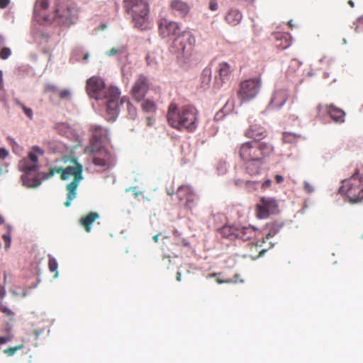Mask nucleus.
I'll return each instance as SVG.
<instances>
[{"label": "nucleus", "mask_w": 363, "mask_h": 363, "mask_svg": "<svg viewBox=\"0 0 363 363\" xmlns=\"http://www.w3.org/2000/svg\"><path fill=\"white\" fill-rule=\"evenodd\" d=\"M86 89L91 98L106 101V118L109 121L115 120L120 105L125 101L123 98H120L121 92L118 88L113 86L106 87L103 79L94 76L87 79Z\"/></svg>", "instance_id": "f257e3e1"}, {"label": "nucleus", "mask_w": 363, "mask_h": 363, "mask_svg": "<svg viewBox=\"0 0 363 363\" xmlns=\"http://www.w3.org/2000/svg\"><path fill=\"white\" fill-rule=\"evenodd\" d=\"M65 167L52 168L43 176V179H48L54 176L55 173L60 174L62 180H67L71 177L74 179L66 186L67 191V200L65 202L66 207H69L72 201L77 197V190L80 182L83 179V166L77 160L70 156H65L62 158Z\"/></svg>", "instance_id": "f03ea898"}, {"label": "nucleus", "mask_w": 363, "mask_h": 363, "mask_svg": "<svg viewBox=\"0 0 363 363\" xmlns=\"http://www.w3.org/2000/svg\"><path fill=\"white\" fill-rule=\"evenodd\" d=\"M167 119L173 128L192 132L198 125V111L193 106H178L176 104L171 103L168 107Z\"/></svg>", "instance_id": "7ed1b4c3"}, {"label": "nucleus", "mask_w": 363, "mask_h": 363, "mask_svg": "<svg viewBox=\"0 0 363 363\" xmlns=\"http://www.w3.org/2000/svg\"><path fill=\"white\" fill-rule=\"evenodd\" d=\"M43 155V151L35 146L28 154V157L23 158L18 162V169L23 172L21 175L23 184L30 188H35L41 184L40 173L37 172L39 168L38 156Z\"/></svg>", "instance_id": "20e7f679"}, {"label": "nucleus", "mask_w": 363, "mask_h": 363, "mask_svg": "<svg viewBox=\"0 0 363 363\" xmlns=\"http://www.w3.org/2000/svg\"><path fill=\"white\" fill-rule=\"evenodd\" d=\"M273 145L268 142L252 140L240 144L238 155L242 161H264L274 153Z\"/></svg>", "instance_id": "39448f33"}, {"label": "nucleus", "mask_w": 363, "mask_h": 363, "mask_svg": "<svg viewBox=\"0 0 363 363\" xmlns=\"http://www.w3.org/2000/svg\"><path fill=\"white\" fill-rule=\"evenodd\" d=\"M195 45L194 35L191 32L183 31L181 35L173 40L172 49L180 63L188 64L196 59Z\"/></svg>", "instance_id": "423d86ee"}, {"label": "nucleus", "mask_w": 363, "mask_h": 363, "mask_svg": "<svg viewBox=\"0 0 363 363\" xmlns=\"http://www.w3.org/2000/svg\"><path fill=\"white\" fill-rule=\"evenodd\" d=\"M340 192L344 194L352 203L363 201V177L357 172L350 178L343 181Z\"/></svg>", "instance_id": "0eeeda50"}, {"label": "nucleus", "mask_w": 363, "mask_h": 363, "mask_svg": "<svg viewBox=\"0 0 363 363\" xmlns=\"http://www.w3.org/2000/svg\"><path fill=\"white\" fill-rule=\"evenodd\" d=\"M124 8L131 15L135 26L143 28L147 20V3L144 0H124Z\"/></svg>", "instance_id": "6e6552de"}, {"label": "nucleus", "mask_w": 363, "mask_h": 363, "mask_svg": "<svg viewBox=\"0 0 363 363\" xmlns=\"http://www.w3.org/2000/svg\"><path fill=\"white\" fill-rule=\"evenodd\" d=\"M79 16V10L74 6L60 5L55 11L53 18L59 24L69 26L74 23Z\"/></svg>", "instance_id": "1a4fd4ad"}, {"label": "nucleus", "mask_w": 363, "mask_h": 363, "mask_svg": "<svg viewBox=\"0 0 363 363\" xmlns=\"http://www.w3.org/2000/svg\"><path fill=\"white\" fill-rule=\"evenodd\" d=\"M262 85L259 78H254L242 82L239 85L238 96L242 101L254 99L259 91Z\"/></svg>", "instance_id": "9d476101"}, {"label": "nucleus", "mask_w": 363, "mask_h": 363, "mask_svg": "<svg viewBox=\"0 0 363 363\" xmlns=\"http://www.w3.org/2000/svg\"><path fill=\"white\" fill-rule=\"evenodd\" d=\"M92 162L102 170H107L115 164L114 154L105 147L92 150Z\"/></svg>", "instance_id": "9b49d317"}, {"label": "nucleus", "mask_w": 363, "mask_h": 363, "mask_svg": "<svg viewBox=\"0 0 363 363\" xmlns=\"http://www.w3.org/2000/svg\"><path fill=\"white\" fill-rule=\"evenodd\" d=\"M150 86L149 79L144 74L138 75L135 79L130 91L131 96L138 102L143 101Z\"/></svg>", "instance_id": "f8f14e48"}, {"label": "nucleus", "mask_w": 363, "mask_h": 363, "mask_svg": "<svg viewBox=\"0 0 363 363\" xmlns=\"http://www.w3.org/2000/svg\"><path fill=\"white\" fill-rule=\"evenodd\" d=\"M160 35L165 38H177L181 35L183 31L177 22L169 21L167 18H161L158 23Z\"/></svg>", "instance_id": "ddd939ff"}, {"label": "nucleus", "mask_w": 363, "mask_h": 363, "mask_svg": "<svg viewBox=\"0 0 363 363\" xmlns=\"http://www.w3.org/2000/svg\"><path fill=\"white\" fill-rule=\"evenodd\" d=\"M233 70V67L228 62H220L216 68L215 82L213 85V89H218L223 84L228 82Z\"/></svg>", "instance_id": "4468645a"}, {"label": "nucleus", "mask_w": 363, "mask_h": 363, "mask_svg": "<svg viewBox=\"0 0 363 363\" xmlns=\"http://www.w3.org/2000/svg\"><path fill=\"white\" fill-rule=\"evenodd\" d=\"M277 201L269 197H262L256 206L257 213L260 218H267L271 213L277 211Z\"/></svg>", "instance_id": "2eb2a0df"}, {"label": "nucleus", "mask_w": 363, "mask_h": 363, "mask_svg": "<svg viewBox=\"0 0 363 363\" xmlns=\"http://www.w3.org/2000/svg\"><path fill=\"white\" fill-rule=\"evenodd\" d=\"M176 195L185 208L191 209L194 206L196 195L189 186H180L177 190Z\"/></svg>", "instance_id": "dca6fc26"}, {"label": "nucleus", "mask_w": 363, "mask_h": 363, "mask_svg": "<svg viewBox=\"0 0 363 363\" xmlns=\"http://www.w3.org/2000/svg\"><path fill=\"white\" fill-rule=\"evenodd\" d=\"M323 108L325 109L326 112L330 115L334 122L341 123L345 121V113L343 110L333 105H326L325 106L318 105L317 106L318 114H320Z\"/></svg>", "instance_id": "f3484780"}, {"label": "nucleus", "mask_w": 363, "mask_h": 363, "mask_svg": "<svg viewBox=\"0 0 363 363\" xmlns=\"http://www.w3.org/2000/svg\"><path fill=\"white\" fill-rule=\"evenodd\" d=\"M289 90L285 88H277L274 91L271 101L270 106L274 108H281L285 104L289 98Z\"/></svg>", "instance_id": "a211bd4d"}, {"label": "nucleus", "mask_w": 363, "mask_h": 363, "mask_svg": "<svg viewBox=\"0 0 363 363\" xmlns=\"http://www.w3.org/2000/svg\"><path fill=\"white\" fill-rule=\"evenodd\" d=\"M267 131L264 127L258 123L252 124L245 132V136L253 140H262L266 138Z\"/></svg>", "instance_id": "6ab92c4d"}, {"label": "nucleus", "mask_w": 363, "mask_h": 363, "mask_svg": "<svg viewBox=\"0 0 363 363\" xmlns=\"http://www.w3.org/2000/svg\"><path fill=\"white\" fill-rule=\"evenodd\" d=\"M169 8L175 15L181 18L186 17L191 9L189 4L182 0H172Z\"/></svg>", "instance_id": "aec40b11"}, {"label": "nucleus", "mask_w": 363, "mask_h": 363, "mask_svg": "<svg viewBox=\"0 0 363 363\" xmlns=\"http://www.w3.org/2000/svg\"><path fill=\"white\" fill-rule=\"evenodd\" d=\"M275 39V46L280 49L284 50L289 48L291 42V36L288 33H275L274 34Z\"/></svg>", "instance_id": "412c9836"}, {"label": "nucleus", "mask_w": 363, "mask_h": 363, "mask_svg": "<svg viewBox=\"0 0 363 363\" xmlns=\"http://www.w3.org/2000/svg\"><path fill=\"white\" fill-rule=\"evenodd\" d=\"M245 172L250 176L258 174L262 169L264 161H243Z\"/></svg>", "instance_id": "4be33fe9"}, {"label": "nucleus", "mask_w": 363, "mask_h": 363, "mask_svg": "<svg viewBox=\"0 0 363 363\" xmlns=\"http://www.w3.org/2000/svg\"><path fill=\"white\" fill-rule=\"evenodd\" d=\"M242 18V15L241 12L239 10L235 9H230L225 16V21L229 25L233 26L238 25L240 23Z\"/></svg>", "instance_id": "5701e85b"}, {"label": "nucleus", "mask_w": 363, "mask_h": 363, "mask_svg": "<svg viewBox=\"0 0 363 363\" xmlns=\"http://www.w3.org/2000/svg\"><path fill=\"white\" fill-rule=\"evenodd\" d=\"M92 138L96 143H103L107 139L108 131L100 125H92L91 127Z\"/></svg>", "instance_id": "b1692460"}, {"label": "nucleus", "mask_w": 363, "mask_h": 363, "mask_svg": "<svg viewBox=\"0 0 363 363\" xmlns=\"http://www.w3.org/2000/svg\"><path fill=\"white\" fill-rule=\"evenodd\" d=\"M255 228L253 227L238 228L236 238L242 240H249L255 236Z\"/></svg>", "instance_id": "393cba45"}, {"label": "nucleus", "mask_w": 363, "mask_h": 363, "mask_svg": "<svg viewBox=\"0 0 363 363\" xmlns=\"http://www.w3.org/2000/svg\"><path fill=\"white\" fill-rule=\"evenodd\" d=\"M99 218V213L96 212H90L85 216L82 217L79 223L87 233L91 232L92 223Z\"/></svg>", "instance_id": "a878e982"}, {"label": "nucleus", "mask_w": 363, "mask_h": 363, "mask_svg": "<svg viewBox=\"0 0 363 363\" xmlns=\"http://www.w3.org/2000/svg\"><path fill=\"white\" fill-rule=\"evenodd\" d=\"M141 108L146 113H155L157 110V105L152 100L145 99L141 104Z\"/></svg>", "instance_id": "bb28decb"}, {"label": "nucleus", "mask_w": 363, "mask_h": 363, "mask_svg": "<svg viewBox=\"0 0 363 363\" xmlns=\"http://www.w3.org/2000/svg\"><path fill=\"white\" fill-rule=\"evenodd\" d=\"M301 135L296 133L290 132H284L282 135V140L284 143H296L301 138Z\"/></svg>", "instance_id": "cd10ccee"}, {"label": "nucleus", "mask_w": 363, "mask_h": 363, "mask_svg": "<svg viewBox=\"0 0 363 363\" xmlns=\"http://www.w3.org/2000/svg\"><path fill=\"white\" fill-rule=\"evenodd\" d=\"M238 230V228L230 226V225H225L220 229V233L223 235V237L226 238H236V232Z\"/></svg>", "instance_id": "c85d7f7f"}, {"label": "nucleus", "mask_w": 363, "mask_h": 363, "mask_svg": "<svg viewBox=\"0 0 363 363\" xmlns=\"http://www.w3.org/2000/svg\"><path fill=\"white\" fill-rule=\"evenodd\" d=\"M0 311L4 314L9 321L14 320L15 312L6 306L3 302H0Z\"/></svg>", "instance_id": "c756f323"}, {"label": "nucleus", "mask_w": 363, "mask_h": 363, "mask_svg": "<svg viewBox=\"0 0 363 363\" xmlns=\"http://www.w3.org/2000/svg\"><path fill=\"white\" fill-rule=\"evenodd\" d=\"M211 79V71L210 69H205L201 75V86L204 89L210 85Z\"/></svg>", "instance_id": "7c9ffc66"}, {"label": "nucleus", "mask_w": 363, "mask_h": 363, "mask_svg": "<svg viewBox=\"0 0 363 363\" xmlns=\"http://www.w3.org/2000/svg\"><path fill=\"white\" fill-rule=\"evenodd\" d=\"M48 267L50 272H55L54 278H57L59 274L57 271L58 264L54 257H49Z\"/></svg>", "instance_id": "2f4dec72"}, {"label": "nucleus", "mask_w": 363, "mask_h": 363, "mask_svg": "<svg viewBox=\"0 0 363 363\" xmlns=\"http://www.w3.org/2000/svg\"><path fill=\"white\" fill-rule=\"evenodd\" d=\"M235 184L237 185L245 184L246 187L250 189H256L259 185V182L257 181H250V180H237L235 182Z\"/></svg>", "instance_id": "473e14b6"}, {"label": "nucleus", "mask_w": 363, "mask_h": 363, "mask_svg": "<svg viewBox=\"0 0 363 363\" xmlns=\"http://www.w3.org/2000/svg\"><path fill=\"white\" fill-rule=\"evenodd\" d=\"M14 102L16 105L19 106L22 110L23 111L24 113L30 118H33V111L30 108H27L23 104H22L18 99H14Z\"/></svg>", "instance_id": "72a5a7b5"}, {"label": "nucleus", "mask_w": 363, "mask_h": 363, "mask_svg": "<svg viewBox=\"0 0 363 363\" xmlns=\"http://www.w3.org/2000/svg\"><path fill=\"white\" fill-rule=\"evenodd\" d=\"M8 228V233H5L2 235V238L4 240V247L5 248L8 249L11 246V226L7 225Z\"/></svg>", "instance_id": "f704fd0d"}, {"label": "nucleus", "mask_w": 363, "mask_h": 363, "mask_svg": "<svg viewBox=\"0 0 363 363\" xmlns=\"http://www.w3.org/2000/svg\"><path fill=\"white\" fill-rule=\"evenodd\" d=\"M57 95L60 99L69 100L71 99L72 94L70 90L65 89L62 90H59Z\"/></svg>", "instance_id": "c9c22d12"}, {"label": "nucleus", "mask_w": 363, "mask_h": 363, "mask_svg": "<svg viewBox=\"0 0 363 363\" xmlns=\"http://www.w3.org/2000/svg\"><path fill=\"white\" fill-rule=\"evenodd\" d=\"M59 91L58 87L52 84H48L45 86V92L57 94Z\"/></svg>", "instance_id": "e433bc0d"}, {"label": "nucleus", "mask_w": 363, "mask_h": 363, "mask_svg": "<svg viewBox=\"0 0 363 363\" xmlns=\"http://www.w3.org/2000/svg\"><path fill=\"white\" fill-rule=\"evenodd\" d=\"M23 347V345H21L16 347H8L4 350V352L8 356H12L16 353V352L21 350Z\"/></svg>", "instance_id": "4c0bfd02"}, {"label": "nucleus", "mask_w": 363, "mask_h": 363, "mask_svg": "<svg viewBox=\"0 0 363 363\" xmlns=\"http://www.w3.org/2000/svg\"><path fill=\"white\" fill-rule=\"evenodd\" d=\"M48 0H37L35 7L38 10H45L48 8Z\"/></svg>", "instance_id": "58836bf2"}, {"label": "nucleus", "mask_w": 363, "mask_h": 363, "mask_svg": "<svg viewBox=\"0 0 363 363\" xmlns=\"http://www.w3.org/2000/svg\"><path fill=\"white\" fill-rule=\"evenodd\" d=\"M125 51V49L124 47L121 48H113L106 52V54L108 56H113L116 54H122L124 53Z\"/></svg>", "instance_id": "ea45409f"}, {"label": "nucleus", "mask_w": 363, "mask_h": 363, "mask_svg": "<svg viewBox=\"0 0 363 363\" xmlns=\"http://www.w3.org/2000/svg\"><path fill=\"white\" fill-rule=\"evenodd\" d=\"M127 108L130 118L133 119L135 118L137 116V110L129 101L127 102Z\"/></svg>", "instance_id": "a19ab883"}, {"label": "nucleus", "mask_w": 363, "mask_h": 363, "mask_svg": "<svg viewBox=\"0 0 363 363\" xmlns=\"http://www.w3.org/2000/svg\"><path fill=\"white\" fill-rule=\"evenodd\" d=\"M11 54V51L9 48L4 47L0 50V58L6 60Z\"/></svg>", "instance_id": "79ce46f5"}, {"label": "nucleus", "mask_w": 363, "mask_h": 363, "mask_svg": "<svg viewBox=\"0 0 363 363\" xmlns=\"http://www.w3.org/2000/svg\"><path fill=\"white\" fill-rule=\"evenodd\" d=\"M303 189L307 193H312L314 191L313 186L306 181L303 183Z\"/></svg>", "instance_id": "37998d69"}, {"label": "nucleus", "mask_w": 363, "mask_h": 363, "mask_svg": "<svg viewBox=\"0 0 363 363\" xmlns=\"http://www.w3.org/2000/svg\"><path fill=\"white\" fill-rule=\"evenodd\" d=\"M218 8V5L216 0H210L209 1V9L211 11H216Z\"/></svg>", "instance_id": "c03bdc74"}, {"label": "nucleus", "mask_w": 363, "mask_h": 363, "mask_svg": "<svg viewBox=\"0 0 363 363\" xmlns=\"http://www.w3.org/2000/svg\"><path fill=\"white\" fill-rule=\"evenodd\" d=\"M272 181L269 179H266L261 184V188L263 190H265L271 186Z\"/></svg>", "instance_id": "a18cd8bd"}, {"label": "nucleus", "mask_w": 363, "mask_h": 363, "mask_svg": "<svg viewBox=\"0 0 363 363\" xmlns=\"http://www.w3.org/2000/svg\"><path fill=\"white\" fill-rule=\"evenodd\" d=\"M8 155L9 152L5 148H0V160L5 159Z\"/></svg>", "instance_id": "49530a36"}, {"label": "nucleus", "mask_w": 363, "mask_h": 363, "mask_svg": "<svg viewBox=\"0 0 363 363\" xmlns=\"http://www.w3.org/2000/svg\"><path fill=\"white\" fill-rule=\"evenodd\" d=\"M11 340V336L0 337V345L7 343L10 342Z\"/></svg>", "instance_id": "de8ad7c7"}, {"label": "nucleus", "mask_w": 363, "mask_h": 363, "mask_svg": "<svg viewBox=\"0 0 363 363\" xmlns=\"http://www.w3.org/2000/svg\"><path fill=\"white\" fill-rule=\"evenodd\" d=\"M10 3V0H0V8L5 9Z\"/></svg>", "instance_id": "09e8293b"}, {"label": "nucleus", "mask_w": 363, "mask_h": 363, "mask_svg": "<svg viewBox=\"0 0 363 363\" xmlns=\"http://www.w3.org/2000/svg\"><path fill=\"white\" fill-rule=\"evenodd\" d=\"M275 181L277 184H280L284 181V177L281 175L277 174L274 177Z\"/></svg>", "instance_id": "8fccbe9b"}, {"label": "nucleus", "mask_w": 363, "mask_h": 363, "mask_svg": "<svg viewBox=\"0 0 363 363\" xmlns=\"http://www.w3.org/2000/svg\"><path fill=\"white\" fill-rule=\"evenodd\" d=\"M216 281L218 284H224V283H231L233 282V281L231 279H216Z\"/></svg>", "instance_id": "3c124183"}, {"label": "nucleus", "mask_w": 363, "mask_h": 363, "mask_svg": "<svg viewBox=\"0 0 363 363\" xmlns=\"http://www.w3.org/2000/svg\"><path fill=\"white\" fill-rule=\"evenodd\" d=\"M6 294L5 288L4 286L0 285V298L2 299Z\"/></svg>", "instance_id": "603ef678"}, {"label": "nucleus", "mask_w": 363, "mask_h": 363, "mask_svg": "<svg viewBox=\"0 0 363 363\" xmlns=\"http://www.w3.org/2000/svg\"><path fill=\"white\" fill-rule=\"evenodd\" d=\"M4 88L3 84V72L0 70V89H2Z\"/></svg>", "instance_id": "864d4df0"}, {"label": "nucleus", "mask_w": 363, "mask_h": 363, "mask_svg": "<svg viewBox=\"0 0 363 363\" xmlns=\"http://www.w3.org/2000/svg\"><path fill=\"white\" fill-rule=\"evenodd\" d=\"M264 252V250H260L259 251V254L257 255L253 256V255H250V256L253 259L259 257Z\"/></svg>", "instance_id": "5fc2aeb1"}, {"label": "nucleus", "mask_w": 363, "mask_h": 363, "mask_svg": "<svg viewBox=\"0 0 363 363\" xmlns=\"http://www.w3.org/2000/svg\"><path fill=\"white\" fill-rule=\"evenodd\" d=\"M42 332H43V330H35L33 331V333H34L35 337H38L42 333Z\"/></svg>", "instance_id": "6e6d98bb"}, {"label": "nucleus", "mask_w": 363, "mask_h": 363, "mask_svg": "<svg viewBox=\"0 0 363 363\" xmlns=\"http://www.w3.org/2000/svg\"><path fill=\"white\" fill-rule=\"evenodd\" d=\"M160 235H161V234H160V233H159V234L155 235H154V236H153L152 239H153V240H154L155 242H158V240H159V238H160Z\"/></svg>", "instance_id": "4d7b16f0"}, {"label": "nucleus", "mask_w": 363, "mask_h": 363, "mask_svg": "<svg viewBox=\"0 0 363 363\" xmlns=\"http://www.w3.org/2000/svg\"><path fill=\"white\" fill-rule=\"evenodd\" d=\"M181 279H182V274H181V272H178L177 273V280L178 281H181Z\"/></svg>", "instance_id": "13d9d810"}, {"label": "nucleus", "mask_w": 363, "mask_h": 363, "mask_svg": "<svg viewBox=\"0 0 363 363\" xmlns=\"http://www.w3.org/2000/svg\"><path fill=\"white\" fill-rule=\"evenodd\" d=\"M147 125H150V126L152 125V118L148 117L147 118Z\"/></svg>", "instance_id": "bf43d9fd"}, {"label": "nucleus", "mask_w": 363, "mask_h": 363, "mask_svg": "<svg viewBox=\"0 0 363 363\" xmlns=\"http://www.w3.org/2000/svg\"><path fill=\"white\" fill-rule=\"evenodd\" d=\"M348 4H349L351 7H354V2H353L352 0H350V1H348Z\"/></svg>", "instance_id": "052dcab7"}, {"label": "nucleus", "mask_w": 363, "mask_h": 363, "mask_svg": "<svg viewBox=\"0 0 363 363\" xmlns=\"http://www.w3.org/2000/svg\"><path fill=\"white\" fill-rule=\"evenodd\" d=\"M4 43V38L0 35V46Z\"/></svg>", "instance_id": "680f3d73"}, {"label": "nucleus", "mask_w": 363, "mask_h": 363, "mask_svg": "<svg viewBox=\"0 0 363 363\" xmlns=\"http://www.w3.org/2000/svg\"><path fill=\"white\" fill-rule=\"evenodd\" d=\"M288 24H289V26L291 28H293L294 25H293V23H292V21H289V23H288Z\"/></svg>", "instance_id": "e2e57ef3"}, {"label": "nucleus", "mask_w": 363, "mask_h": 363, "mask_svg": "<svg viewBox=\"0 0 363 363\" xmlns=\"http://www.w3.org/2000/svg\"><path fill=\"white\" fill-rule=\"evenodd\" d=\"M88 57H89V54H88V53H86V54H85V55H84V57H83V60H86L88 59Z\"/></svg>", "instance_id": "0e129e2a"}, {"label": "nucleus", "mask_w": 363, "mask_h": 363, "mask_svg": "<svg viewBox=\"0 0 363 363\" xmlns=\"http://www.w3.org/2000/svg\"><path fill=\"white\" fill-rule=\"evenodd\" d=\"M4 218L0 215V225L4 223Z\"/></svg>", "instance_id": "69168bd1"}, {"label": "nucleus", "mask_w": 363, "mask_h": 363, "mask_svg": "<svg viewBox=\"0 0 363 363\" xmlns=\"http://www.w3.org/2000/svg\"><path fill=\"white\" fill-rule=\"evenodd\" d=\"M235 277V282H237V281H238V280L239 274H236L235 275V277Z\"/></svg>", "instance_id": "338daca9"}, {"label": "nucleus", "mask_w": 363, "mask_h": 363, "mask_svg": "<svg viewBox=\"0 0 363 363\" xmlns=\"http://www.w3.org/2000/svg\"><path fill=\"white\" fill-rule=\"evenodd\" d=\"M252 248H255L256 250H257L258 246L257 245H252Z\"/></svg>", "instance_id": "774afa93"}]
</instances>
